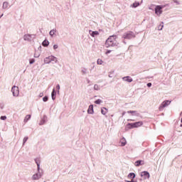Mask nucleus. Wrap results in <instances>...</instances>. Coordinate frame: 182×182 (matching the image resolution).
<instances>
[{
    "label": "nucleus",
    "instance_id": "obj_1",
    "mask_svg": "<svg viewBox=\"0 0 182 182\" xmlns=\"http://www.w3.org/2000/svg\"><path fill=\"white\" fill-rule=\"evenodd\" d=\"M107 48L117 46L118 43L117 41V36H111L108 38L105 43Z\"/></svg>",
    "mask_w": 182,
    "mask_h": 182
},
{
    "label": "nucleus",
    "instance_id": "obj_2",
    "mask_svg": "<svg viewBox=\"0 0 182 182\" xmlns=\"http://www.w3.org/2000/svg\"><path fill=\"white\" fill-rule=\"evenodd\" d=\"M45 64H50L51 62H54L55 63H58V58L54 55H49L45 58L44 59Z\"/></svg>",
    "mask_w": 182,
    "mask_h": 182
},
{
    "label": "nucleus",
    "instance_id": "obj_3",
    "mask_svg": "<svg viewBox=\"0 0 182 182\" xmlns=\"http://www.w3.org/2000/svg\"><path fill=\"white\" fill-rule=\"evenodd\" d=\"M43 176V172L41 171H37L35 172L33 175L31 176L32 181H38Z\"/></svg>",
    "mask_w": 182,
    "mask_h": 182
},
{
    "label": "nucleus",
    "instance_id": "obj_4",
    "mask_svg": "<svg viewBox=\"0 0 182 182\" xmlns=\"http://www.w3.org/2000/svg\"><path fill=\"white\" fill-rule=\"evenodd\" d=\"M171 103V101L169 100H165L159 106V109L162 110L164 108L167 107L168 105H170Z\"/></svg>",
    "mask_w": 182,
    "mask_h": 182
},
{
    "label": "nucleus",
    "instance_id": "obj_5",
    "mask_svg": "<svg viewBox=\"0 0 182 182\" xmlns=\"http://www.w3.org/2000/svg\"><path fill=\"white\" fill-rule=\"evenodd\" d=\"M164 8L163 6H156L155 8L156 15L160 16L162 14V9Z\"/></svg>",
    "mask_w": 182,
    "mask_h": 182
},
{
    "label": "nucleus",
    "instance_id": "obj_6",
    "mask_svg": "<svg viewBox=\"0 0 182 182\" xmlns=\"http://www.w3.org/2000/svg\"><path fill=\"white\" fill-rule=\"evenodd\" d=\"M11 92H12L14 96L17 97L19 95V88L18 87H16V85H14L11 88Z\"/></svg>",
    "mask_w": 182,
    "mask_h": 182
},
{
    "label": "nucleus",
    "instance_id": "obj_7",
    "mask_svg": "<svg viewBox=\"0 0 182 182\" xmlns=\"http://www.w3.org/2000/svg\"><path fill=\"white\" fill-rule=\"evenodd\" d=\"M140 176L142 178H144V180H146L150 177L149 173L148 171L141 172Z\"/></svg>",
    "mask_w": 182,
    "mask_h": 182
},
{
    "label": "nucleus",
    "instance_id": "obj_8",
    "mask_svg": "<svg viewBox=\"0 0 182 182\" xmlns=\"http://www.w3.org/2000/svg\"><path fill=\"white\" fill-rule=\"evenodd\" d=\"M33 37H34V35L26 34L23 36V40L27 41L28 42H31V41H32Z\"/></svg>",
    "mask_w": 182,
    "mask_h": 182
},
{
    "label": "nucleus",
    "instance_id": "obj_9",
    "mask_svg": "<svg viewBox=\"0 0 182 182\" xmlns=\"http://www.w3.org/2000/svg\"><path fill=\"white\" fill-rule=\"evenodd\" d=\"M134 36H135L134 34L132 32H130V33H127V34H124V35L123 36V38H124L130 39V38H134Z\"/></svg>",
    "mask_w": 182,
    "mask_h": 182
},
{
    "label": "nucleus",
    "instance_id": "obj_10",
    "mask_svg": "<svg viewBox=\"0 0 182 182\" xmlns=\"http://www.w3.org/2000/svg\"><path fill=\"white\" fill-rule=\"evenodd\" d=\"M89 33H90V36L92 38H95L99 36L98 31H92V30H90Z\"/></svg>",
    "mask_w": 182,
    "mask_h": 182
},
{
    "label": "nucleus",
    "instance_id": "obj_11",
    "mask_svg": "<svg viewBox=\"0 0 182 182\" xmlns=\"http://www.w3.org/2000/svg\"><path fill=\"white\" fill-rule=\"evenodd\" d=\"M94 113H95V112H94L93 105H90L89 108L87 109V114H93Z\"/></svg>",
    "mask_w": 182,
    "mask_h": 182
},
{
    "label": "nucleus",
    "instance_id": "obj_12",
    "mask_svg": "<svg viewBox=\"0 0 182 182\" xmlns=\"http://www.w3.org/2000/svg\"><path fill=\"white\" fill-rule=\"evenodd\" d=\"M119 143H120V146H125L127 142L125 138H122L120 139V142Z\"/></svg>",
    "mask_w": 182,
    "mask_h": 182
},
{
    "label": "nucleus",
    "instance_id": "obj_13",
    "mask_svg": "<svg viewBox=\"0 0 182 182\" xmlns=\"http://www.w3.org/2000/svg\"><path fill=\"white\" fill-rule=\"evenodd\" d=\"M123 80H124V81H127V82H128L129 83H131V82L133 81L132 78H131V77H129V76L124 77H123Z\"/></svg>",
    "mask_w": 182,
    "mask_h": 182
},
{
    "label": "nucleus",
    "instance_id": "obj_14",
    "mask_svg": "<svg viewBox=\"0 0 182 182\" xmlns=\"http://www.w3.org/2000/svg\"><path fill=\"white\" fill-rule=\"evenodd\" d=\"M134 128H138L143 126V122H134Z\"/></svg>",
    "mask_w": 182,
    "mask_h": 182
},
{
    "label": "nucleus",
    "instance_id": "obj_15",
    "mask_svg": "<svg viewBox=\"0 0 182 182\" xmlns=\"http://www.w3.org/2000/svg\"><path fill=\"white\" fill-rule=\"evenodd\" d=\"M9 3L8 1H4L2 8L3 9H7L9 8Z\"/></svg>",
    "mask_w": 182,
    "mask_h": 182
},
{
    "label": "nucleus",
    "instance_id": "obj_16",
    "mask_svg": "<svg viewBox=\"0 0 182 182\" xmlns=\"http://www.w3.org/2000/svg\"><path fill=\"white\" fill-rule=\"evenodd\" d=\"M50 45V42L48 40H45L42 43V46L44 47H48Z\"/></svg>",
    "mask_w": 182,
    "mask_h": 182
},
{
    "label": "nucleus",
    "instance_id": "obj_17",
    "mask_svg": "<svg viewBox=\"0 0 182 182\" xmlns=\"http://www.w3.org/2000/svg\"><path fill=\"white\" fill-rule=\"evenodd\" d=\"M143 164H144L143 161H136L134 164L135 166H137V167Z\"/></svg>",
    "mask_w": 182,
    "mask_h": 182
},
{
    "label": "nucleus",
    "instance_id": "obj_18",
    "mask_svg": "<svg viewBox=\"0 0 182 182\" xmlns=\"http://www.w3.org/2000/svg\"><path fill=\"white\" fill-rule=\"evenodd\" d=\"M56 33V29H53L50 31L49 35L50 36H54Z\"/></svg>",
    "mask_w": 182,
    "mask_h": 182
},
{
    "label": "nucleus",
    "instance_id": "obj_19",
    "mask_svg": "<svg viewBox=\"0 0 182 182\" xmlns=\"http://www.w3.org/2000/svg\"><path fill=\"white\" fill-rule=\"evenodd\" d=\"M51 96H52V100H55V98H56V97H55V96H56V91H55V90H53Z\"/></svg>",
    "mask_w": 182,
    "mask_h": 182
},
{
    "label": "nucleus",
    "instance_id": "obj_20",
    "mask_svg": "<svg viewBox=\"0 0 182 182\" xmlns=\"http://www.w3.org/2000/svg\"><path fill=\"white\" fill-rule=\"evenodd\" d=\"M127 127L128 129H134L135 128L134 123L128 124L127 125Z\"/></svg>",
    "mask_w": 182,
    "mask_h": 182
},
{
    "label": "nucleus",
    "instance_id": "obj_21",
    "mask_svg": "<svg viewBox=\"0 0 182 182\" xmlns=\"http://www.w3.org/2000/svg\"><path fill=\"white\" fill-rule=\"evenodd\" d=\"M128 177L130 178H136V174L134 173H129Z\"/></svg>",
    "mask_w": 182,
    "mask_h": 182
},
{
    "label": "nucleus",
    "instance_id": "obj_22",
    "mask_svg": "<svg viewBox=\"0 0 182 182\" xmlns=\"http://www.w3.org/2000/svg\"><path fill=\"white\" fill-rule=\"evenodd\" d=\"M104 63V61L102 59H97V64L99 65H102Z\"/></svg>",
    "mask_w": 182,
    "mask_h": 182
},
{
    "label": "nucleus",
    "instance_id": "obj_23",
    "mask_svg": "<svg viewBox=\"0 0 182 182\" xmlns=\"http://www.w3.org/2000/svg\"><path fill=\"white\" fill-rule=\"evenodd\" d=\"M139 2H134L133 4H132V8H137L138 6H139Z\"/></svg>",
    "mask_w": 182,
    "mask_h": 182
},
{
    "label": "nucleus",
    "instance_id": "obj_24",
    "mask_svg": "<svg viewBox=\"0 0 182 182\" xmlns=\"http://www.w3.org/2000/svg\"><path fill=\"white\" fill-rule=\"evenodd\" d=\"M31 118V115H30V114L26 115L24 119V122H27Z\"/></svg>",
    "mask_w": 182,
    "mask_h": 182
},
{
    "label": "nucleus",
    "instance_id": "obj_25",
    "mask_svg": "<svg viewBox=\"0 0 182 182\" xmlns=\"http://www.w3.org/2000/svg\"><path fill=\"white\" fill-rule=\"evenodd\" d=\"M107 112V109H106L105 107H103L102 109V114L103 115H105Z\"/></svg>",
    "mask_w": 182,
    "mask_h": 182
},
{
    "label": "nucleus",
    "instance_id": "obj_26",
    "mask_svg": "<svg viewBox=\"0 0 182 182\" xmlns=\"http://www.w3.org/2000/svg\"><path fill=\"white\" fill-rule=\"evenodd\" d=\"M40 55H41V53H38V52H35V53H34V58H38L40 57Z\"/></svg>",
    "mask_w": 182,
    "mask_h": 182
},
{
    "label": "nucleus",
    "instance_id": "obj_27",
    "mask_svg": "<svg viewBox=\"0 0 182 182\" xmlns=\"http://www.w3.org/2000/svg\"><path fill=\"white\" fill-rule=\"evenodd\" d=\"M103 101L101 100H95V105H101V103H102Z\"/></svg>",
    "mask_w": 182,
    "mask_h": 182
},
{
    "label": "nucleus",
    "instance_id": "obj_28",
    "mask_svg": "<svg viewBox=\"0 0 182 182\" xmlns=\"http://www.w3.org/2000/svg\"><path fill=\"white\" fill-rule=\"evenodd\" d=\"M164 28V25L163 24H160L159 26H158V30L159 31H161Z\"/></svg>",
    "mask_w": 182,
    "mask_h": 182
},
{
    "label": "nucleus",
    "instance_id": "obj_29",
    "mask_svg": "<svg viewBox=\"0 0 182 182\" xmlns=\"http://www.w3.org/2000/svg\"><path fill=\"white\" fill-rule=\"evenodd\" d=\"M128 114H132V115H135L136 114V111H129L127 112Z\"/></svg>",
    "mask_w": 182,
    "mask_h": 182
},
{
    "label": "nucleus",
    "instance_id": "obj_30",
    "mask_svg": "<svg viewBox=\"0 0 182 182\" xmlns=\"http://www.w3.org/2000/svg\"><path fill=\"white\" fill-rule=\"evenodd\" d=\"M35 60L34 59H31L30 60H29V64H31V65H32V64H33V63H35Z\"/></svg>",
    "mask_w": 182,
    "mask_h": 182
},
{
    "label": "nucleus",
    "instance_id": "obj_31",
    "mask_svg": "<svg viewBox=\"0 0 182 182\" xmlns=\"http://www.w3.org/2000/svg\"><path fill=\"white\" fill-rule=\"evenodd\" d=\"M28 139V137L25 136V137L23 138V143L25 144V143L27 141Z\"/></svg>",
    "mask_w": 182,
    "mask_h": 182
},
{
    "label": "nucleus",
    "instance_id": "obj_32",
    "mask_svg": "<svg viewBox=\"0 0 182 182\" xmlns=\"http://www.w3.org/2000/svg\"><path fill=\"white\" fill-rule=\"evenodd\" d=\"M48 100V97L47 96L43 97V102H47Z\"/></svg>",
    "mask_w": 182,
    "mask_h": 182
},
{
    "label": "nucleus",
    "instance_id": "obj_33",
    "mask_svg": "<svg viewBox=\"0 0 182 182\" xmlns=\"http://www.w3.org/2000/svg\"><path fill=\"white\" fill-rule=\"evenodd\" d=\"M0 119L1 120H6V116H1Z\"/></svg>",
    "mask_w": 182,
    "mask_h": 182
},
{
    "label": "nucleus",
    "instance_id": "obj_34",
    "mask_svg": "<svg viewBox=\"0 0 182 182\" xmlns=\"http://www.w3.org/2000/svg\"><path fill=\"white\" fill-rule=\"evenodd\" d=\"M58 44H54V46H53V50H56V49H58Z\"/></svg>",
    "mask_w": 182,
    "mask_h": 182
},
{
    "label": "nucleus",
    "instance_id": "obj_35",
    "mask_svg": "<svg viewBox=\"0 0 182 182\" xmlns=\"http://www.w3.org/2000/svg\"><path fill=\"white\" fill-rule=\"evenodd\" d=\"M37 171H41V168L39 164H37Z\"/></svg>",
    "mask_w": 182,
    "mask_h": 182
},
{
    "label": "nucleus",
    "instance_id": "obj_36",
    "mask_svg": "<svg viewBox=\"0 0 182 182\" xmlns=\"http://www.w3.org/2000/svg\"><path fill=\"white\" fill-rule=\"evenodd\" d=\"M151 85H152V84H151V82L147 83V86H148L149 87H151Z\"/></svg>",
    "mask_w": 182,
    "mask_h": 182
},
{
    "label": "nucleus",
    "instance_id": "obj_37",
    "mask_svg": "<svg viewBox=\"0 0 182 182\" xmlns=\"http://www.w3.org/2000/svg\"><path fill=\"white\" fill-rule=\"evenodd\" d=\"M56 88L58 89V90H60V85H57Z\"/></svg>",
    "mask_w": 182,
    "mask_h": 182
},
{
    "label": "nucleus",
    "instance_id": "obj_38",
    "mask_svg": "<svg viewBox=\"0 0 182 182\" xmlns=\"http://www.w3.org/2000/svg\"><path fill=\"white\" fill-rule=\"evenodd\" d=\"M112 51L110 50H108L106 51V54L110 53Z\"/></svg>",
    "mask_w": 182,
    "mask_h": 182
},
{
    "label": "nucleus",
    "instance_id": "obj_39",
    "mask_svg": "<svg viewBox=\"0 0 182 182\" xmlns=\"http://www.w3.org/2000/svg\"><path fill=\"white\" fill-rule=\"evenodd\" d=\"M40 97H43V93H40Z\"/></svg>",
    "mask_w": 182,
    "mask_h": 182
},
{
    "label": "nucleus",
    "instance_id": "obj_40",
    "mask_svg": "<svg viewBox=\"0 0 182 182\" xmlns=\"http://www.w3.org/2000/svg\"><path fill=\"white\" fill-rule=\"evenodd\" d=\"M127 182H135V181H134L133 179L131 181H127Z\"/></svg>",
    "mask_w": 182,
    "mask_h": 182
},
{
    "label": "nucleus",
    "instance_id": "obj_41",
    "mask_svg": "<svg viewBox=\"0 0 182 182\" xmlns=\"http://www.w3.org/2000/svg\"><path fill=\"white\" fill-rule=\"evenodd\" d=\"M181 127H182V119H181Z\"/></svg>",
    "mask_w": 182,
    "mask_h": 182
},
{
    "label": "nucleus",
    "instance_id": "obj_42",
    "mask_svg": "<svg viewBox=\"0 0 182 182\" xmlns=\"http://www.w3.org/2000/svg\"><path fill=\"white\" fill-rule=\"evenodd\" d=\"M95 88H96V85H95Z\"/></svg>",
    "mask_w": 182,
    "mask_h": 182
}]
</instances>
